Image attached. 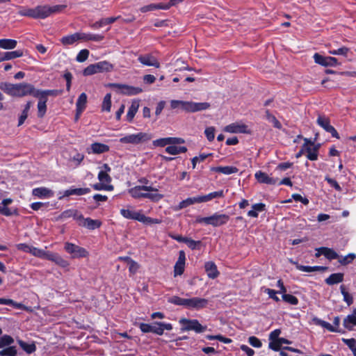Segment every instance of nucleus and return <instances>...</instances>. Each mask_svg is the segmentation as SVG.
I'll list each match as a JSON object with an SVG mask.
<instances>
[{"instance_id": "nucleus-21", "label": "nucleus", "mask_w": 356, "mask_h": 356, "mask_svg": "<svg viewBox=\"0 0 356 356\" xmlns=\"http://www.w3.org/2000/svg\"><path fill=\"white\" fill-rule=\"evenodd\" d=\"M186 256L184 251H180L179 253V258L175 265V276L181 275L184 270Z\"/></svg>"}, {"instance_id": "nucleus-28", "label": "nucleus", "mask_w": 356, "mask_h": 356, "mask_svg": "<svg viewBox=\"0 0 356 356\" xmlns=\"http://www.w3.org/2000/svg\"><path fill=\"white\" fill-rule=\"evenodd\" d=\"M211 171L220 172L226 175H232L238 172L237 168L234 166H218L211 168Z\"/></svg>"}, {"instance_id": "nucleus-49", "label": "nucleus", "mask_w": 356, "mask_h": 356, "mask_svg": "<svg viewBox=\"0 0 356 356\" xmlns=\"http://www.w3.org/2000/svg\"><path fill=\"white\" fill-rule=\"evenodd\" d=\"M14 339L9 335H3L0 338V348L11 345Z\"/></svg>"}, {"instance_id": "nucleus-15", "label": "nucleus", "mask_w": 356, "mask_h": 356, "mask_svg": "<svg viewBox=\"0 0 356 356\" xmlns=\"http://www.w3.org/2000/svg\"><path fill=\"white\" fill-rule=\"evenodd\" d=\"M112 87L117 88L120 92L127 95H135L142 92L143 90L138 87H133L127 85H122L118 83H113L111 85Z\"/></svg>"}, {"instance_id": "nucleus-58", "label": "nucleus", "mask_w": 356, "mask_h": 356, "mask_svg": "<svg viewBox=\"0 0 356 356\" xmlns=\"http://www.w3.org/2000/svg\"><path fill=\"white\" fill-rule=\"evenodd\" d=\"M88 56L89 51L87 49H82L77 54L76 59L78 62L82 63L87 60Z\"/></svg>"}, {"instance_id": "nucleus-6", "label": "nucleus", "mask_w": 356, "mask_h": 356, "mask_svg": "<svg viewBox=\"0 0 356 356\" xmlns=\"http://www.w3.org/2000/svg\"><path fill=\"white\" fill-rule=\"evenodd\" d=\"M179 323L181 325V331H194L196 333H202L207 330V327L201 325L196 319L181 318Z\"/></svg>"}, {"instance_id": "nucleus-20", "label": "nucleus", "mask_w": 356, "mask_h": 356, "mask_svg": "<svg viewBox=\"0 0 356 356\" xmlns=\"http://www.w3.org/2000/svg\"><path fill=\"white\" fill-rule=\"evenodd\" d=\"M138 60L140 63L146 66H152L156 68L160 67V64L156 58L151 54L140 55L138 56Z\"/></svg>"}, {"instance_id": "nucleus-54", "label": "nucleus", "mask_w": 356, "mask_h": 356, "mask_svg": "<svg viewBox=\"0 0 356 356\" xmlns=\"http://www.w3.org/2000/svg\"><path fill=\"white\" fill-rule=\"evenodd\" d=\"M282 299L283 300H284L285 302L291 304V305H298V300L296 297H295L293 295H291V294H283L282 295Z\"/></svg>"}, {"instance_id": "nucleus-43", "label": "nucleus", "mask_w": 356, "mask_h": 356, "mask_svg": "<svg viewBox=\"0 0 356 356\" xmlns=\"http://www.w3.org/2000/svg\"><path fill=\"white\" fill-rule=\"evenodd\" d=\"M223 196H224V192L222 190L218 191L212 192V193H210L205 195H201L202 202H209L213 199L222 197Z\"/></svg>"}, {"instance_id": "nucleus-18", "label": "nucleus", "mask_w": 356, "mask_h": 356, "mask_svg": "<svg viewBox=\"0 0 356 356\" xmlns=\"http://www.w3.org/2000/svg\"><path fill=\"white\" fill-rule=\"evenodd\" d=\"M16 247L19 250H22L24 252H29L35 257H40L44 255V250L31 246L26 243H19Z\"/></svg>"}, {"instance_id": "nucleus-22", "label": "nucleus", "mask_w": 356, "mask_h": 356, "mask_svg": "<svg viewBox=\"0 0 356 356\" xmlns=\"http://www.w3.org/2000/svg\"><path fill=\"white\" fill-rule=\"evenodd\" d=\"M109 151V146L100 143H94L90 145V147L87 149L88 154H102L104 152H107Z\"/></svg>"}, {"instance_id": "nucleus-34", "label": "nucleus", "mask_w": 356, "mask_h": 356, "mask_svg": "<svg viewBox=\"0 0 356 356\" xmlns=\"http://www.w3.org/2000/svg\"><path fill=\"white\" fill-rule=\"evenodd\" d=\"M95 64L97 73L108 72L113 70V65L106 60L100 61Z\"/></svg>"}, {"instance_id": "nucleus-64", "label": "nucleus", "mask_w": 356, "mask_h": 356, "mask_svg": "<svg viewBox=\"0 0 356 356\" xmlns=\"http://www.w3.org/2000/svg\"><path fill=\"white\" fill-rule=\"evenodd\" d=\"M249 343L254 348H261L262 346L261 341L256 337L252 336L248 338Z\"/></svg>"}, {"instance_id": "nucleus-40", "label": "nucleus", "mask_w": 356, "mask_h": 356, "mask_svg": "<svg viewBox=\"0 0 356 356\" xmlns=\"http://www.w3.org/2000/svg\"><path fill=\"white\" fill-rule=\"evenodd\" d=\"M59 91L56 90H40L35 88L34 97H44V99H47L49 95L56 96L59 94Z\"/></svg>"}, {"instance_id": "nucleus-53", "label": "nucleus", "mask_w": 356, "mask_h": 356, "mask_svg": "<svg viewBox=\"0 0 356 356\" xmlns=\"http://www.w3.org/2000/svg\"><path fill=\"white\" fill-rule=\"evenodd\" d=\"M157 191L154 192H147L146 195V198H148L154 202H159L163 197V195L156 193Z\"/></svg>"}, {"instance_id": "nucleus-7", "label": "nucleus", "mask_w": 356, "mask_h": 356, "mask_svg": "<svg viewBox=\"0 0 356 356\" xmlns=\"http://www.w3.org/2000/svg\"><path fill=\"white\" fill-rule=\"evenodd\" d=\"M158 190L152 186H136L129 189L128 193L135 199L146 198L147 192L157 191Z\"/></svg>"}, {"instance_id": "nucleus-60", "label": "nucleus", "mask_w": 356, "mask_h": 356, "mask_svg": "<svg viewBox=\"0 0 356 356\" xmlns=\"http://www.w3.org/2000/svg\"><path fill=\"white\" fill-rule=\"evenodd\" d=\"M84 156L83 154L76 152L73 156H71L70 161L74 162L75 165H79L81 162L83 160Z\"/></svg>"}, {"instance_id": "nucleus-32", "label": "nucleus", "mask_w": 356, "mask_h": 356, "mask_svg": "<svg viewBox=\"0 0 356 356\" xmlns=\"http://www.w3.org/2000/svg\"><path fill=\"white\" fill-rule=\"evenodd\" d=\"M79 225L89 229H95L99 228L101 226L102 222L98 220H92L87 218L86 219H83V222H80Z\"/></svg>"}, {"instance_id": "nucleus-62", "label": "nucleus", "mask_w": 356, "mask_h": 356, "mask_svg": "<svg viewBox=\"0 0 356 356\" xmlns=\"http://www.w3.org/2000/svg\"><path fill=\"white\" fill-rule=\"evenodd\" d=\"M204 134L209 141L213 140L215 138V128L213 127H207L204 131Z\"/></svg>"}, {"instance_id": "nucleus-45", "label": "nucleus", "mask_w": 356, "mask_h": 356, "mask_svg": "<svg viewBox=\"0 0 356 356\" xmlns=\"http://www.w3.org/2000/svg\"><path fill=\"white\" fill-rule=\"evenodd\" d=\"M18 343L20 347L28 354L33 353L36 350V346L34 343H28L22 340H18Z\"/></svg>"}, {"instance_id": "nucleus-19", "label": "nucleus", "mask_w": 356, "mask_h": 356, "mask_svg": "<svg viewBox=\"0 0 356 356\" xmlns=\"http://www.w3.org/2000/svg\"><path fill=\"white\" fill-rule=\"evenodd\" d=\"M84 37L83 33H75L72 35L63 36L60 38V41L64 46H68L74 44L79 40H83Z\"/></svg>"}, {"instance_id": "nucleus-51", "label": "nucleus", "mask_w": 356, "mask_h": 356, "mask_svg": "<svg viewBox=\"0 0 356 356\" xmlns=\"http://www.w3.org/2000/svg\"><path fill=\"white\" fill-rule=\"evenodd\" d=\"M341 293L343 296V300L348 305H350L353 302V297L345 290V286L341 285L340 286Z\"/></svg>"}, {"instance_id": "nucleus-48", "label": "nucleus", "mask_w": 356, "mask_h": 356, "mask_svg": "<svg viewBox=\"0 0 356 356\" xmlns=\"http://www.w3.org/2000/svg\"><path fill=\"white\" fill-rule=\"evenodd\" d=\"M122 259L127 261L130 273L134 274L137 272L139 268V265L136 261L129 257L122 258Z\"/></svg>"}, {"instance_id": "nucleus-38", "label": "nucleus", "mask_w": 356, "mask_h": 356, "mask_svg": "<svg viewBox=\"0 0 356 356\" xmlns=\"http://www.w3.org/2000/svg\"><path fill=\"white\" fill-rule=\"evenodd\" d=\"M17 44V40L13 39H1L0 48L3 49H13Z\"/></svg>"}, {"instance_id": "nucleus-63", "label": "nucleus", "mask_w": 356, "mask_h": 356, "mask_svg": "<svg viewBox=\"0 0 356 356\" xmlns=\"http://www.w3.org/2000/svg\"><path fill=\"white\" fill-rule=\"evenodd\" d=\"M98 179L99 180L100 182L104 183H104H110L111 181V178L108 174L105 173L104 172H101V171L99 172Z\"/></svg>"}, {"instance_id": "nucleus-36", "label": "nucleus", "mask_w": 356, "mask_h": 356, "mask_svg": "<svg viewBox=\"0 0 356 356\" xmlns=\"http://www.w3.org/2000/svg\"><path fill=\"white\" fill-rule=\"evenodd\" d=\"M39 101L38 103V115L39 118H42L47 111V99L44 97H36Z\"/></svg>"}, {"instance_id": "nucleus-8", "label": "nucleus", "mask_w": 356, "mask_h": 356, "mask_svg": "<svg viewBox=\"0 0 356 356\" xmlns=\"http://www.w3.org/2000/svg\"><path fill=\"white\" fill-rule=\"evenodd\" d=\"M65 250L72 255L73 258L86 257L88 255L87 250L74 243L67 242L65 244Z\"/></svg>"}, {"instance_id": "nucleus-16", "label": "nucleus", "mask_w": 356, "mask_h": 356, "mask_svg": "<svg viewBox=\"0 0 356 356\" xmlns=\"http://www.w3.org/2000/svg\"><path fill=\"white\" fill-rule=\"evenodd\" d=\"M40 258L47 259L48 260L54 261L57 265L63 268H65L69 266L68 261L64 259L62 257H60L59 254L56 253H52L44 250V255L42 257H40Z\"/></svg>"}, {"instance_id": "nucleus-44", "label": "nucleus", "mask_w": 356, "mask_h": 356, "mask_svg": "<svg viewBox=\"0 0 356 356\" xmlns=\"http://www.w3.org/2000/svg\"><path fill=\"white\" fill-rule=\"evenodd\" d=\"M290 343H291V341H289V340H287L284 338H280L276 342H270L268 347H269V348H270L273 350L278 351L281 348V347L283 344H290Z\"/></svg>"}, {"instance_id": "nucleus-31", "label": "nucleus", "mask_w": 356, "mask_h": 356, "mask_svg": "<svg viewBox=\"0 0 356 356\" xmlns=\"http://www.w3.org/2000/svg\"><path fill=\"white\" fill-rule=\"evenodd\" d=\"M12 202L13 200L11 198L3 199L0 203V213L5 216H11L13 212L8 207V205L10 204Z\"/></svg>"}, {"instance_id": "nucleus-17", "label": "nucleus", "mask_w": 356, "mask_h": 356, "mask_svg": "<svg viewBox=\"0 0 356 356\" xmlns=\"http://www.w3.org/2000/svg\"><path fill=\"white\" fill-rule=\"evenodd\" d=\"M184 139L181 138L168 137L156 139L153 141V145L156 147H165L167 145H175L184 143Z\"/></svg>"}, {"instance_id": "nucleus-25", "label": "nucleus", "mask_w": 356, "mask_h": 356, "mask_svg": "<svg viewBox=\"0 0 356 356\" xmlns=\"http://www.w3.org/2000/svg\"><path fill=\"white\" fill-rule=\"evenodd\" d=\"M343 325L348 330H352L353 327L356 326V308L343 319Z\"/></svg>"}, {"instance_id": "nucleus-37", "label": "nucleus", "mask_w": 356, "mask_h": 356, "mask_svg": "<svg viewBox=\"0 0 356 356\" xmlns=\"http://www.w3.org/2000/svg\"><path fill=\"white\" fill-rule=\"evenodd\" d=\"M266 205L263 203H257L252 206V210L248 212V216L250 217L257 218L258 213L265 210Z\"/></svg>"}, {"instance_id": "nucleus-26", "label": "nucleus", "mask_w": 356, "mask_h": 356, "mask_svg": "<svg viewBox=\"0 0 356 356\" xmlns=\"http://www.w3.org/2000/svg\"><path fill=\"white\" fill-rule=\"evenodd\" d=\"M23 56L22 50H16L13 51L0 53V62L9 60Z\"/></svg>"}, {"instance_id": "nucleus-10", "label": "nucleus", "mask_w": 356, "mask_h": 356, "mask_svg": "<svg viewBox=\"0 0 356 356\" xmlns=\"http://www.w3.org/2000/svg\"><path fill=\"white\" fill-rule=\"evenodd\" d=\"M314 59L316 63L324 67H336L339 64L336 58L323 56L317 53L314 55Z\"/></svg>"}, {"instance_id": "nucleus-23", "label": "nucleus", "mask_w": 356, "mask_h": 356, "mask_svg": "<svg viewBox=\"0 0 356 356\" xmlns=\"http://www.w3.org/2000/svg\"><path fill=\"white\" fill-rule=\"evenodd\" d=\"M256 179L262 184L274 185L277 183V179L269 177L266 173L262 171H258L255 173Z\"/></svg>"}, {"instance_id": "nucleus-1", "label": "nucleus", "mask_w": 356, "mask_h": 356, "mask_svg": "<svg viewBox=\"0 0 356 356\" xmlns=\"http://www.w3.org/2000/svg\"><path fill=\"white\" fill-rule=\"evenodd\" d=\"M0 89L4 92L12 97H22L27 95H32L34 97L35 87L27 83H1L0 84Z\"/></svg>"}, {"instance_id": "nucleus-33", "label": "nucleus", "mask_w": 356, "mask_h": 356, "mask_svg": "<svg viewBox=\"0 0 356 356\" xmlns=\"http://www.w3.org/2000/svg\"><path fill=\"white\" fill-rule=\"evenodd\" d=\"M205 270L209 277L216 278L218 275V271L216 264L212 261H208L205 264Z\"/></svg>"}, {"instance_id": "nucleus-4", "label": "nucleus", "mask_w": 356, "mask_h": 356, "mask_svg": "<svg viewBox=\"0 0 356 356\" xmlns=\"http://www.w3.org/2000/svg\"><path fill=\"white\" fill-rule=\"evenodd\" d=\"M65 7V6L63 5L38 6L34 8L35 18L44 19L52 14L60 12Z\"/></svg>"}, {"instance_id": "nucleus-61", "label": "nucleus", "mask_w": 356, "mask_h": 356, "mask_svg": "<svg viewBox=\"0 0 356 356\" xmlns=\"http://www.w3.org/2000/svg\"><path fill=\"white\" fill-rule=\"evenodd\" d=\"M316 323L319 325H321V327H324V328H326L327 330L329 331H331V332H335L336 330L334 328V327L329 323L326 322V321H324L323 320H321V319H315Z\"/></svg>"}, {"instance_id": "nucleus-52", "label": "nucleus", "mask_w": 356, "mask_h": 356, "mask_svg": "<svg viewBox=\"0 0 356 356\" xmlns=\"http://www.w3.org/2000/svg\"><path fill=\"white\" fill-rule=\"evenodd\" d=\"M111 107V95L106 94L104 98L102 103V109L106 111H110Z\"/></svg>"}, {"instance_id": "nucleus-12", "label": "nucleus", "mask_w": 356, "mask_h": 356, "mask_svg": "<svg viewBox=\"0 0 356 356\" xmlns=\"http://www.w3.org/2000/svg\"><path fill=\"white\" fill-rule=\"evenodd\" d=\"M317 124L327 132L330 133L333 137L339 138L337 131L332 125H330V120L326 116L318 115L317 118Z\"/></svg>"}, {"instance_id": "nucleus-56", "label": "nucleus", "mask_w": 356, "mask_h": 356, "mask_svg": "<svg viewBox=\"0 0 356 356\" xmlns=\"http://www.w3.org/2000/svg\"><path fill=\"white\" fill-rule=\"evenodd\" d=\"M83 40L101 41L104 38V36L98 34L83 33Z\"/></svg>"}, {"instance_id": "nucleus-41", "label": "nucleus", "mask_w": 356, "mask_h": 356, "mask_svg": "<svg viewBox=\"0 0 356 356\" xmlns=\"http://www.w3.org/2000/svg\"><path fill=\"white\" fill-rule=\"evenodd\" d=\"M165 151L169 154L177 155L181 153H185L187 151V148L186 147L170 145L165 148Z\"/></svg>"}, {"instance_id": "nucleus-57", "label": "nucleus", "mask_w": 356, "mask_h": 356, "mask_svg": "<svg viewBox=\"0 0 356 356\" xmlns=\"http://www.w3.org/2000/svg\"><path fill=\"white\" fill-rule=\"evenodd\" d=\"M348 51H349L348 48H347L346 47H343L338 49L330 50L329 54H332V55H342V56H346Z\"/></svg>"}, {"instance_id": "nucleus-9", "label": "nucleus", "mask_w": 356, "mask_h": 356, "mask_svg": "<svg viewBox=\"0 0 356 356\" xmlns=\"http://www.w3.org/2000/svg\"><path fill=\"white\" fill-rule=\"evenodd\" d=\"M208 305V300L202 298H187L186 308L189 309L200 310L205 308Z\"/></svg>"}, {"instance_id": "nucleus-59", "label": "nucleus", "mask_w": 356, "mask_h": 356, "mask_svg": "<svg viewBox=\"0 0 356 356\" xmlns=\"http://www.w3.org/2000/svg\"><path fill=\"white\" fill-rule=\"evenodd\" d=\"M97 67H96L95 63L88 65L83 70L84 76H90V75L97 74Z\"/></svg>"}, {"instance_id": "nucleus-55", "label": "nucleus", "mask_w": 356, "mask_h": 356, "mask_svg": "<svg viewBox=\"0 0 356 356\" xmlns=\"http://www.w3.org/2000/svg\"><path fill=\"white\" fill-rule=\"evenodd\" d=\"M131 220H138V221L145 224V220H147V216H145L140 211H134V212L133 213V216L131 217Z\"/></svg>"}, {"instance_id": "nucleus-27", "label": "nucleus", "mask_w": 356, "mask_h": 356, "mask_svg": "<svg viewBox=\"0 0 356 356\" xmlns=\"http://www.w3.org/2000/svg\"><path fill=\"white\" fill-rule=\"evenodd\" d=\"M202 202V197L197 196V197H188L181 202H179V205L177 206V210H180L184 208H186L191 204H194L196 203H201Z\"/></svg>"}, {"instance_id": "nucleus-46", "label": "nucleus", "mask_w": 356, "mask_h": 356, "mask_svg": "<svg viewBox=\"0 0 356 356\" xmlns=\"http://www.w3.org/2000/svg\"><path fill=\"white\" fill-rule=\"evenodd\" d=\"M187 298H182L179 296H172L168 299V302L175 305L183 306L186 307Z\"/></svg>"}, {"instance_id": "nucleus-24", "label": "nucleus", "mask_w": 356, "mask_h": 356, "mask_svg": "<svg viewBox=\"0 0 356 356\" xmlns=\"http://www.w3.org/2000/svg\"><path fill=\"white\" fill-rule=\"evenodd\" d=\"M317 253H316V257H318L320 255L323 254L328 259H334L339 258L338 254L333 250L332 249L328 248H319L316 249Z\"/></svg>"}, {"instance_id": "nucleus-35", "label": "nucleus", "mask_w": 356, "mask_h": 356, "mask_svg": "<svg viewBox=\"0 0 356 356\" xmlns=\"http://www.w3.org/2000/svg\"><path fill=\"white\" fill-rule=\"evenodd\" d=\"M343 280V273H333L330 275L327 278L325 279V283L328 285H333L335 284L340 283Z\"/></svg>"}, {"instance_id": "nucleus-11", "label": "nucleus", "mask_w": 356, "mask_h": 356, "mask_svg": "<svg viewBox=\"0 0 356 356\" xmlns=\"http://www.w3.org/2000/svg\"><path fill=\"white\" fill-rule=\"evenodd\" d=\"M304 149L307 153V157L311 161H316L318 159V151L319 145L315 144L307 139H305Z\"/></svg>"}, {"instance_id": "nucleus-14", "label": "nucleus", "mask_w": 356, "mask_h": 356, "mask_svg": "<svg viewBox=\"0 0 356 356\" xmlns=\"http://www.w3.org/2000/svg\"><path fill=\"white\" fill-rule=\"evenodd\" d=\"M224 131L231 134H246L249 131L248 126L239 122L227 125L224 128Z\"/></svg>"}, {"instance_id": "nucleus-42", "label": "nucleus", "mask_w": 356, "mask_h": 356, "mask_svg": "<svg viewBox=\"0 0 356 356\" xmlns=\"http://www.w3.org/2000/svg\"><path fill=\"white\" fill-rule=\"evenodd\" d=\"M139 107V103L138 101H134L129 108L127 114V119L128 121L131 122L132 121L133 118H134L136 113L138 111Z\"/></svg>"}, {"instance_id": "nucleus-2", "label": "nucleus", "mask_w": 356, "mask_h": 356, "mask_svg": "<svg viewBox=\"0 0 356 356\" xmlns=\"http://www.w3.org/2000/svg\"><path fill=\"white\" fill-rule=\"evenodd\" d=\"M170 106L172 109L179 108L188 113H195L208 109L210 104L208 102H194L191 101L172 100Z\"/></svg>"}, {"instance_id": "nucleus-47", "label": "nucleus", "mask_w": 356, "mask_h": 356, "mask_svg": "<svg viewBox=\"0 0 356 356\" xmlns=\"http://www.w3.org/2000/svg\"><path fill=\"white\" fill-rule=\"evenodd\" d=\"M17 350L15 346H9L0 350V356H15Z\"/></svg>"}, {"instance_id": "nucleus-29", "label": "nucleus", "mask_w": 356, "mask_h": 356, "mask_svg": "<svg viewBox=\"0 0 356 356\" xmlns=\"http://www.w3.org/2000/svg\"><path fill=\"white\" fill-rule=\"evenodd\" d=\"M32 194L38 197L44 198L52 197L54 193L49 188L40 187L34 188L32 191Z\"/></svg>"}, {"instance_id": "nucleus-3", "label": "nucleus", "mask_w": 356, "mask_h": 356, "mask_svg": "<svg viewBox=\"0 0 356 356\" xmlns=\"http://www.w3.org/2000/svg\"><path fill=\"white\" fill-rule=\"evenodd\" d=\"M140 329L144 333L152 332L158 335H162L164 330H171L172 325L170 323L154 322L152 324L140 323Z\"/></svg>"}, {"instance_id": "nucleus-50", "label": "nucleus", "mask_w": 356, "mask_h": 356, "mask_svg": "<svg viewBox=\"0 0 356 356\" xmlns=\"http://www.w3.org/2000/svg\"><path fill=\"white\" fill-rule=\"evenodd\" d=\"M355 254L354 253H350L344 257H339V262L342 265H346L350 264L355 258Z\"/></svg>"}, {"instance_id": "nucleus-30", "label": "nucleus", "mask_w": 356, "mask_h": 356, "mask_svg": "<svg viewBox=\"0 0 356 356\" xmlns=\"http://www.w3.org/2000/svg\"><path fill=\"white\" fill-rule=\"evenodd\" d=\"M87 102V95L86 93L83 92L81 93L76 102V118L78 119L79 115L83 112L86 107V104Z\"/></svg>"}, {"instance_id": "nucleus-13", "label": "nucleus", "mask_w": 356, "mask_h": 356, "mask_svg": "<svg viewBox=\"0 0 356 356\" xmlns=\"http://www.w3.org/2000/svg\"><path fill=\"white\" fill-rule=\"evenodd\" d=\"M229 219L227 214H220L218 213L208 217V225L218 227L226 224Z\"/></svg>"}, {"instance_id": "nucleus-39", "label": "nucleus", "mask_w": 356, "mask_h": 356, "mask_svg": "<svg viewBox=\"0 0 356 356\" xmlns=\"http://www.w3.org/2000/svg\"><path fill=\"white\" fill-rule=\"evenodd\" d=\"M90 192V189L88 188H70L65 191V196H70L72 195H82L87 194Z\"/></svg>"}, {"instance_id": "nucleus-5", "label": "nucleus", "mask_w": 356, "mask_h": 356, "mask_svg": "<svg viewBox=\"0 0 356 356\" xmlns=\"http://www.w3.org/2000/svg\"><path fill=\"white\" fill-rule=\"evenodd\" d=\"M151 139V136L147 133L138 132L128 134L120 138L119 141L123 144L138 145Z\"/></svg>"}]
</instances>
